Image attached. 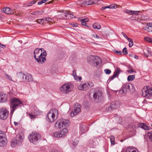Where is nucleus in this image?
<instances>
[{
	"instance_id": "nucleus-59",
	"label": "nucleus",
	"mask_w": 152,
	"mask_h": 152,
	"mask_svg": "<svg viewBox=\"0 0 152 152\" xmlns=\"http://www.w3.org/2000/svg\"><path fill=\"white\" fill-rule=\"evenodd\" d=\"M5 46L4 45L0 43V47H1L3 48H5Z\"/></svg>"
},
{
	"instance_id": "nucleus-19",
	"label": "nucleus",
	"mask_w": 152,
	"mask_h": 152,
	"mask_svg": "<svg viewBox=\"0 0 152 152\" xmlns=\"http://www.w3.org/2000/svg\"><path fill=\"white\" fill-rule=\"evenodd\" d=\"M15 140L17 142L18 145H19L21 144L23 141L24 137L23 136L21 135L20 134H18L16 137L15 138Z\"/></svg>"
},
{
	"instance_id": "nucleus-6",
	"label": "nucleus",
	"mask_w": 152,
	"mask_h": 152,
	"mask_svg": "<svg viewBox=\"0 0 152 152\" xmlns=\"http://www.w3.org/2000/svg\"><path fill=\"white\" fill-rule=\"evenodd\" d=\"M68 132V129L65 128L63 129L59 132H56L54 133L53 134L55 137L57 138L64 137L66 135Z\"/></svg>"
},
{
	"instance_id": "nucleus-15",
	"label": "nucleus",
	"mask_w": 152,
	"mask_h": 152,
	"mask_svg": "<svg viewBox=\"0 0 152 152\" xmlns=\"http://www.w3.org/2000/svg\"><path fill=\"white\" fill-rule=\"evenodd\" d=\"M142 95L143 96L147 97L148 98H150L152 95V89L151 88H147V90L144 91H142Z\"/></svg>"
},
{
	"instance_id": "nucleus-58",
	"label": "nucleus",
	"mask_w": 152,
	"mask_h": 152,
	"mask_svg": "<svg viewBox=\"0 0 152 152\" xmlns=\"http://www.w3.org/2000/svg\"><path fill=\"white\" fill-rule=\"evenodd\" d=\"M93 86V83H90V84L89 83V86H88L89 88H91Z\"/></svg>"
},
{
	"instance_id": "nucleus-41",
	"label": "nucleus",
	"mask_w": 152,
	"mask_h": 152,
	"mask_svg": "<svg viewBox=\"0 0 152 152\" xmlns=\"http://www.w3.org/2000/svg\"><path fill=\"white\" fill-rule=\"evenodd\" d=\"M128 41L129 42V46L130 47H132L133 45V42L132 39L131 38H130V39Z\"/></svg>"
},
{
	"instance_id": "nucleus-21",
	"label": "nucleus",
	"mask_w": 152,
	"mask_h": 152,
	"mask_svg": "<svg viewBox=\"0 0 152 152\" xmlns=\"http://www.w3.org/2000/svg\"><path fill=\"white\" fill-rule=\"evenodd\" d=\"M120 71L121 69L120 68H117L116 69L114 72L113 75L110 78V80H113L114 78L118 77L119 75Z\"/></svg>"
},
{
	"instance_id": "nucleus-3",
	"label": "nucleus",
	"mask_w": 152,
	"mask_h": 152,
	"mask_svg": "<svg viewBox=\"0 0 152 152\" xmlns=\"http://www.w3.org/2000/svg\"><path fill=\"white\" fill-rule=\"evenodd\" d=\"M70 123L69 121L66 119H58L56 121L55 126L56 127L61 129L65 127H67L69 126Z\"/></svg>"
},
{
	"instance_id": "nucleus-18",
	"label": "nucleus",
	"mask_w": 152,
	"mask_h": 152,
	"mask_svg": "<svg viewBox=\"0 0 152 152\" xmlns=\"http://www.w3.org/2000/svg\"><path fill=\"white\" fill-rule=\"evenodd\" d=\"M89 83H85L81 84L78 86V89L81 90L85 91L88 89Z\"/></svg>"
},
{
	"instance_id": "nucleus-54",
	"label": "nucleus",
	"mask_w": 152,
	"mask_h": 152,
	"mask_svg": "<svg viewBox=\"0 0 152 152\" xmlns=\"http://www.w3.org/2000/svg\"><path fill=\"white\" fill-rule=\"evenodd\" d=\"M74 79L76 80H78V78H79V77L78 76H77L76 75H74V76H73Z\"/></svg>"
},
{
	"instance_id": "nucleus-36",
	"label": "nucleus",
	"mask_w": 152,
	"mask_h": 152,
	"mask_svg": "<svg viewBox=\"0 0 152 152\" xmlns=\"http://www.w3.org/2000/svg\"><path fill=\"white\" fill-rule=\"evenodd\" d=\"M110 140L112 145H114L115 144V138L113 136H111L110 137Z\"/></svg>"
},
{
	"instance_id": "nucleus-42",
	"label": "nucleus",
	"mask_w": 152,
	"mask_h": 152,
	"mask_svg": "<svg viewBox=\"0 0 152 152\" xmlns=\"http://www.w3.org/2000/svg\"><path fill=\"white\" fill-rule=\"evenodd\" d=\"M148 135L149 138L152 141V132H148Z\"/></svg>"
},
{
	"instance_id": "nucleus-16",
	"label": "nucleus",
	"mask_w": 152,
	"mask_h": 152,
	"mask_svg": "<svg viewBox=\"0 0 152 152\" xmlns=\"http://www.w3.org/2000/svg\"><path fill=\"white\" fill-rule=\"evenodd\" d=\"M44 49L42 48L39 49L38 48L36 49L34 52V57L35 58H37V57H38V56L39 55H41L44 51Z\"/></svg>"
},
{
	"instance_id": "nucleus-33",
	"label": "nucleus",
	"mask_w": 152,
	"mask_h": 152,
	"mask_svg": "<svg viewBox=\"0 0 152 152\" xmlns=\"http://www.w3.org/2000/svg\"><path fill=\"white\" fill-rule=\"evenodd\" d=\"M135 77V76L134 75H129L127 77V80L128 81L133 80L134 79Z\"/></svg>"
},
{
	"instance_id": "nucleus-64",
	"label": "nucleus",
	"mask_w": 152,
	"mask_h": 152,
	"mask_svg": "<svg viewBox=\"0 0 152 152\" xmlns=\"http://www.w3.org/2000/svg\"><path fill=\"white\" fill-rule=\"evenodd\" d=\"M14 124L15 126H17L18 125V123L16 122H14Z\"/></svg>"
},
{
	"instance_id": "nucleus-55",
	"label": "nucleus",
	"mask_w": 152,
	"mask_h": 152,
	"mask_svg": "<svg viewBox=\"0 0 152 152\" xmlns=\"http://www.w3.org/2000/svg\"><path fill=\"white\" fill-rule=\"evenodd\" d=\"M45 20L46 21H48V22H50L52 19L50 18L47 17L46 18Z\"/></svg>"
},
{
	"instance_id": "nucleus-57",
	"label": "nucleus",
	"mask_w": 152,
	"mask_h": 152,
	"mask_svg": "<svg viewBox=\"0 0 152 152\" xmlns=\"http://www.w3.org/2000/svg\"><path fill=\"white\" fill-rule=\"evenodd\" d=\"M115 52L117 53L119 55H121L122 53L121 51H119L115 50Z\"/></svg>"
},
{
	"instance_id": "nucleus-10",
	"label": "nucleus",
	"mask_w": 152,
	"mask_h": 152,
	"mask_svg": "<svg viewBox=\"0 0 152 152\" xmlns=\"http://www.w3.org/2000/svg\"><path fill=\"white\" fill-rule=\"evenodd\" d=\"M119 103L118 101L112 102L109 107L106 108V110L109 112L116 109L119 106Z\"/></svg>"
},
{
	"instance_id": "nucleus-23",
	"label": "nucleus",
	"mask_w": 152,
	"mask_h": 152,
	"mask_svg": "<svg viewBox=\"0 0 152 152\" xmlns=\"http://www.w3.org/2000/svg\"><path fill=\"white\" fill-rule=\"evenodd\" d=\"M7 95L5 94L1 93L0 94V102H5L7 100Z\"/></svg>"
},
{
	"instance_id": "nucleus-35",
	"label": "nucleus",
	"mask_w": 152,
	"mask_h": 152,
	"mask_svg": "<svg viewBox=\"0 0 152 152\" xmlns=\"http://www.w3.org/2000/svg\"><path fill=\"white\" fill-rule=\"evenodd\" d=\"M42 11H37L34 12L31 14L33 15H41L42 13Z\"/></svg>"
},
{
	"instance_id": "nucleus-49",
	"label": "nucleus",
	"mask_w": 152,
	"mask_h": 152,
	"mask_svg": "<svg viewBox=\"0 0 152 152\" xmlns=\"http://www.w3.org/2000/svg\"><path fill=\"white\" fill-rule=\"evenodd\" d=\"M5 76H6V77L7 79L9 80H12L10 76H9L7 74H5Z\"/></svg>"
},
{
	"instance_id": "nucleus-28",
	"label": "nucleus",
	"mask_w": 152,
	"mask_h": 152,
	"mask_svg": "<svg viewBox=\"0 0 152 152\" xmlns=\"http://www.w3.org/2000/svg\"><path fill=\"white\" fill-rule=\"evenodd\" d=\"M93 3L94 4L95 2L91 0L85 1L83 2V4L85 5H91Z\"/></svg>"
},
{
	"instance_id": "nucleus-51",
	"label": "nucleus",
	"mask_w": 152,
	"mask_h": 152,
	"mask_svg": "<svg viewBox=\"0 0 152 152\" xmlns=\"http://www.w3.org/2000/svg\"><path fill=\"white\" fill-rule=\"evenodd\" d=\"M122 34L123 36L127 39L128 40H129L130 39V38L128 37L124 33L122 32Z\"/></svg>"
},
{
	"instance_id": "nucleus-48",
	"label": "nucleus",
	"mask_w": 152,
	"mask_h": 152,
	"mask_svg": "<svg viewBox=\"0 0 152 152\" xmlns=\"http://www.w3.org/2000/svg\"><path fill=\"white\" fill-rule=\"evenodd\" d=\"M23 78H22V81H26L27 79V74L26 75L25 74H23Z\"/></svg>"
},
{
	"instance_id": "nucleus-46",
	"label": "nucleus",
	"mask_w": 152,
	"mask_h": 152,
	"mask_svg": "<svg viewBox=\"0 0 152 152\" xmlns=\"http://www.w3.org/2000/svg\"><path fill=\"white\" fill-rule=\"evenodd\" d=\"M104 71L105 72L106 74H110L111 72V70L110 69H105L104 70Z\"/></svg>"
},
{
	"instance_id": "nucleus-27",
	"label": "nucleus",
	"mask_w": 152,
	"mask_h": 152,
	"mask_svg": "<svg viewBox=\"0 0 152 152\" xmlns=\"http://www.w3.org/2000/svg\"><path fill=\"white\" fill-rule=\"evenodd\" d=\"M139 126L142 129L146 130H149V127L147 126L145 124L140 123L139 124Z\"/></svg>"
},
{
	"instance_id": "nucleus-9",
	"label": "nucleus",
	"mask_w": 152,
	"mask_h": 152,
	"mask_svg": "<svg viewBox=\"0 0 152 152\" xmlns=\"http://www.w3.org/2000/svg\"><path fill=\"white\" fill-rule=\"evenodd\" d=\"M102 92L100 91L95 92L93 94V97L94 100L96 102H99L102 99Z\"/></svg>"
},
{
	"instance_id": "nucleus-53",
	"label": "nucleus",
	"mask_w": 152,
	"mask_h": 152,
	"mask_svg": "<svg viewBox=\"0 0 152 152\" xmlns=\"http://www.w3.org/2000/svg\"><path fill=\"white\" fill-rule=\"evenodd\" d=\"M92 37H94V38H96L99 39V38H100L99 36H97L96 34H92Z\"/></svg>"
},
{
	"instance_id": "nucleus-29",
	"label": "nucleus",
	"mask_w": 152,
	"mask_h": 152,
	"mask_svg": "<svg viewBox=\"0 0 152 152\" xmlns=\"http://www.w3.org/2000/svg\"><path fill=\"white\" fill-rule=\"evenodd\" d=\"M89 19L88 18H84L80 19V21L81 23V24L83 25L86 26V22L88 21Z\"/></svg>"
},
{
	"instance_id": "nucleus-60",
	"label": "nucleus",
	"mask_w": 152,
	"mask_h": 152,
	"mask_svg": "<svg viewBox=\"0 0 152 152\" xmlns=\"http://www.w3.org/2000/svg\"><path fill=\"white\" fill-rule=\"evenodd\" d=\"M73 74H72V75L74 76V75H76V71L75 70H74L73 71Z\"/></svg>"
},
{
	"instance_id": "nucleus-11",
	"label": "nucleus",
	"mask_w": 152,
	"mask_h": 152,
	"mask_svg": "<svg viewBox=\"0 0 152 152\" xmlns=\"http://www.w3.org/2000/svg\"><path fill=\"white\" fill-rule=\"evenodd\" d=\"M9 111L6 109H0V118L3 120L6 119L8 117Z\"/></svg>"
},
{
	"instance_id": "nucleus-37",
	"label": "nucleus",
	"mask_w": 152,
	"mask_h": 152,
	"mask_svg": "<svg viewBox=\"0 0 152 152\" xmlns=\"http://www.w3.org/2000/svg\"><path fill=\"white\" fill-rule=\"evenodd\" d=\"M28 115L29 117V118H30L31 119L34 120V119L36 118V116L35 115L31 114L30 113H29L28 114Z\"/></svg>"
},
{
	"instance_id": "nucleus-39",
	"label": "nucleus",
	"mask_w": 152,
	"mask_h": 152,
	"mask_svg": "<svg viewBox=\"0 0 152 152\" xmlns=\"http://www.w3.org/2000/svg\"><path fill=\"white\" fill-rule=\"evenodd\" d=\"M145 40L149 42H152V39L148 37H146L144 38Z\"/></svg>"
},
{
	"instance_id": "nucleus-2",
	"label": "nucleus",
	"mask_w": 152,
	"mask_h": 152,
	"mask_svg": "<svg viewBox=\"0 0 152 152\" xmlns=\"http://www.w3.org/2000/svg\"><path fill=\"white\" fill-rule=\"evenodd\" d=\"M10 107L11 109L10 114L12 115L14 111L18 107L23 104L22 102L18 99L13 98L10 100Z\"/></svg>"
},
{
	"instance_id": "nucleus-26",
	"label": "nucleus",
	"mask_w": 152,
	"mask_h": 152,
	"mask_svg": "<svg viewBox=\"0 0 152 152\" xmlns=\"http://www.w3.org/2000/svg\"><path fill=\"white\" fill-rule=\"evenodd\" d=\"M143 28L145 30L148 32H150L152 31V26H151V23H149L148 24L147 26L144 27Z\"/></svg>"
},
{
	"instance_id": "nucleus-14",
	"label": "nucleus",
	"mask_w": 152,
	"mask_h": 152,
	"mask_svg": "<svg viewBox=\"0 0 152 152\" xmlns=\"http://www.w3.org/2000/svg\"><path fill=\"white\" fill-rule=\"evenodd\" d=\"M6 139L4 137V132L0 131V146H4L6 143Z\"/></svg>"
},
{
	"instance_id": "nucleus-7",
	"label": "nucleus",
	"mask_w": 152,
	"mask_h": 152,
	"mask_svg": "<svg viewBox=\"0 0 152 152\" xmlns=\"http://www.w3.org/2000/svg\"><path fill=\"white\" fill-rule=\"evenodd\" d=\"M46 51L44 50L41 55H39L37 58H35L39 63L42 64L46 61Z\"/></svg>"
},
{
	"instance_id": "nucleus-30",
	"label": "nucleus",
	"mask_w": 152,
	"mask_h": 152,
	"mask_svg": "<svg viewBox=\"0 0 152 152\" xmlns=\"http://www.w3.org/2000/svg\"><path fill=\"white\" fill-rule=\"evenodd\" d=\"M23 73L21 72H18L17 74V78L21 80H22V78H23Z\"/></svg>"
},
{
	"instance_id": "nucleus-25",
	"label": "nucleus",
	"mask_w": 152,
	"mask_h": 152,
	"mask_svg": "<svg viewBox=\"0 0 152 152\" xmlns=\"http://www.w3.org/2000/svg\"><path fill=\"white\" fill-rule=\"evenodd\" d=\"M94 64L95 63L96 65L100 66L102 63V59L97 56H96Z\"/></svg>"
},
{
	"instance_id": "nucleus-1",
	"label": "nucleus",
	"mask_w": 152,
	"mask_h": 152,
	"mask_svg": "<svg viewBox=\"0 0 152 152\" xmlns=\"http://www.w3.org/2000/svg\"><path fill=\"white\" fill-rule=\"evenodd\" d=\"M58 115L57 110L52 109L47 113L46 120L48 122L52 123L57 119Z\"/></svg>"
},
{
	"instance_id": "nucleus-12",
	"label": "nucleus",
	"mask_w": 152,
	"mask_h": 152,
	"mask_svg": "<svg viewBox=\"0 0 152 152\" xmlns=\"http://www.w3.org/2000/svg\"><path fill=\"white\" fill-rule=\"evenodd\" d=\"M72 13L66 11L65 12L60 15V17L62 18L66 19H71L74 18Z\"/></svg>"
},
{
	"instance_id": "nucleus-17",
	"label": "nucleus",
	"mask_w": 152,
	"mask_h": 152,
	"mask_svg": "<svg viewBox=\"0 0 152 152\" xmlns=\"http://www.w3.org/2000/svg\"><path fill=\"white\" fill-rule=\"evenodd\" d=\"M96 56L91 55L87 57V61L88 63L92 65H94V61Z\"/></svg>"
},
{
	"instance_id": "nucleus-22",
	"label": "nucleus",
	"mask_w": 152,
	"mask_h": 152,
	"mask_svg": "<svg viewBox=\"0 0 152 152\" xmlns=\"http://www.w3.org/2000/svg\"><path fill=\"white\" fill-rule=\"evenodd\" d=\"M88 130L87 126L85 125H81L80 126V133L83 134L86 133Z\"/></svg>"
},
{
	"instance_id": "nucleus-40",
	"label": "nucleus",
	"mask_w": 152,
	"mask_h": 152,
	"mask_svg": "<svg viewBox=\"0 0 152 152\" xmlns=\"http://www.w3.org/2000/svg\"><path fill=\"white\" fill-rule=\"evenodd\" d=\"M107 8L110 9H113V8H116L117 7V5H115L114 4H112L111 5H110L108 6H107Z\"/></svg>"
},
{
	"instance_id": "nucleus-56",
	"label": "nucleus",
	"mask_w": 152,
	"mask_h": 152,
	"mask_svg": "<svg viewBox=\"0 0 152 152\" xmlns=\"http://www.w3.org/2000/svg\"><path fill=\"white\" fill-rule=\"evenodd\" d=\"M78 143V141L77 140H76L74 141L73 142V144L74 145H77Z\"/></svg>"
},
{
	"instance_id": "nucleus-61",
	"label": "nucleus",
	"mask_w": 152,
	"mask_h": 152,
	"mask_svg": "<svg viewBox=\"0 0 152 152\" xmlns=\"http://www.w3.org/2000/svg\"><path fill=\"white\" fill-rule=\"evenodd\" d=\"M132 149L128 148L126 150V152H131Z\"/></svg>"
},
{
	"instance_id": "nucleus-63",
	"label": "nucleus",
	"mask_w": 152,
	"mask_h": 152,
	"mask_svg": "<svg viewBox=\"0 0 152 152\" xmlns=\"http://www.w3.org/2000/svg\"><path fill=\"white\" fill-rule=\"evenodd\" d=\"M72 26L73 27H77V24H72Z\"/></svg>"
},
{
	"instance_id": "nucleus-44",
	"label": "nucleus",
	"mask_w": 152,
	"mask_h": 152,
	"mask_svg": "<svg viewBox=\"0 0 152 152\" xmlns=\"http://www.w3.org/2000/svg\"><path fill=\"white\" fill-rule=\"evenodd\" d=\"M44 20L42 19H39L37 21V22L40 24H42L44 23Z\"/></svg>"
},
{
	"instance_id": "nucleus-52",
	"label": "nucleus",
	"mask_w": 152,
	"mask_h": 152,
	"mask_svg": "<svg viewBox=\"0 0 152 152\" xmlns=\"http://www.w3.org/2000/svg\"><path fill=\"white\" fill-rule=\"evenodd\" d=\"M36 2V1H32L28 5V6H31L32 4H35Z\"/></svg>"
},
{
	"instance_id": "nucleus-13",
	"label": "nucleus",
	"mask_w": 152,
	"mask_h": 152,
	"mask_svg": "<svg viewBox=\"0 0 152 152\" xmlns=\"http://www.w3.org/2000/svg\"><path fill=\"white\" fill-rule=\"evenodd\" d=\"M77 106H76L74 107V110L71 113L70 115L72 117L75 116V115L79 113L80 111V108L81 107V105L77 103Z\"/></svg>"
},
{
	"instance_id": "nucleus-47",
	"label": "nucleus",
	"mask_w": 152,
	"mask_h": 152,
	"mask_svg": "<svg viewBox=\"0 0 152 152\" xmlns=\"http://www.w3.org/2000/svg\"><path fill=\"white\" fill-rule=\"evenodd\" d=\"M47 0H42L41 1H40L38 3V5H41L43 3H45L47 1Z\"/></svg>"
},
{
	"instance_id": "nucleus-20",
	"label": "nucleus",
	"mask_w": 152,
	"mask_h": 152,
	"mask_svg": "<svg viewBox=\"0 0 152 152\" xmlns=\"http://www.w3.org/2000/svg\"><path fill=\"white\" fill-rule=\"evenodd\" d=\"M2 11L7 14H12L14 13V11L8 7H5L2 9Z\"/></svg>"
},
{
	"instance_id": "nucleus-4",
	"label": "nucleus",
	"mask_w": 152,
	"mask_h": 152,
	"mask_svg": "<svg viewBox=\"0 0 152 152\" xmlns=\"http://www.w3.org/2000/svg\"><path fill=\"white\" fill-rule=\"evenodd\" d=\"M41 136L40 134L35 132H33L28 137L30 142L34 144H37L39 141Z\"/></svg>"
},
{
	"instance_id": "nucleus-62",
	"label": "nucleus",
	"mask_w": 152,
	"mask_h": 152,
	"mask_svg": "<svg viewBox=\"0 0 152 152\" xmlns=\"http://www.w3.org/2000/svg\"><path fill=\"white\" fill-rule=\"evenodd\" d=\"M105 9V7H102L101 8V10H103Z\"/></svg>"
},
{
	"instance_id": "nucleus-43",
	"label": "nucleus",
	"mask_w": 152,
	"mask_h": 152,
	"mask_svg": "<svg viewBox=\"0 0 152 152\" xmlns=\"http://www.w3.org/2000/svg\"><path fill=\"white\" fill-rule=\"evenodd\" d=\"M124 12L125 13L128 14H130V15L132 14V10H124Z\"/></svg>"
},
{
	"instance_id": "nucleus-5",
	"label": "nucleus",
	"mask_w": 152,
	"mask_h": 152,
	"mask_svg": "<svg viewBox=\"0 0 152 152\" xmlns=\"http://www.w3.org/2000/svg\"><path fill=\"white\" fill-rule=\"evenodd\" d=\"M134 87L133 86L131 83L125 84L123 85L122 88L120 91V92L121 94H125L128 90L132 92L134 91Z\"/></svg>"
},
{
	"instance_id": "nucleus-31",
	"label": "nucleus",
	"mask_w": 152,
	"mask_h": 152,
	"mask_svg": "<svg viewBox=\"0 0 152 152\" xmlns=\"http://www.w3.org/2000/svg\"><path fill=\"white\" fill-rule=\"evenodd\" d=\"M93 26L94 28H96L97 29H100L101 28V26L100 25L97 23H95L93 25Z\"/></svg>"
},
{
	"instance_id": "nucleus-38",
	"label": "nucleus",
	"mask_w": 152,
	"mask_h": 152,
	"mask_svg": "<svg viewBox=\"0 0 152 152\" xmlns=\"http://www.w3.org/2000/svg\"><path fill=\"white\" fill-rule=\"evenodd\" d=\"M127 72L129 74H131L133 72H136V71H134L133 69L132 68H129L128 70H127Z\"/></svg>"
},
{
	"instance_id": "nucleus-24",
	"label": "nucleus",
	"mask_w": 152,
	"mask_h": 152,
	"mask_svg": "<svg viewBox=\"0 0 152 152\" xmlns=\"http://www.w3.org/2000/svg\"><path fill=\"white\" fill-rule=\"evenodd\" d=\"M89 143L90 145L95 146L97 144V139L95 137H93L89 141Z\"/></svg>"
},
{
	"instance_id": "nucleus-50",
	"label": "nucleus",
	"mask_w": 152,
	"mask_h": 152,
	"mask_svg": "<svg viewBox=\"0 0 152 152\" xmlns=\"http://www.w3.org/2000/svg\"><path fill=\"white\" fill-rule=\"evenodd\" d=\"M140 12V11H132V15H137Z\"/></svg>"
},
{
	"instance_id": "nucleus-8",
	"label": "nucleus",
	"mask_w": 152,
	"mask_h": 152,
	"mask_svg": "<svg viewBox=\"0 0 152 152\" xmlns=\"http://www.w3.org/2000/svg\"><path fill=\"white\" fill-rule=\"evenodd\" d=\"M72 84L68 83L63 85L61 88V91L64 93H67L71 91Z\"/></svg>"
},
{
	"instance_id": "nucleus-45",
	"label": "nucleus",
	"mask_w": 152,
	"mask_h": 152,
	"mask_svg": "<svg viewBox=\"0 0 152 152\" xmlns=\"http://www.w3.org/2000/svg\"><path fill=\"white\" fill-rule=\"evenodd\" d=\"M122 52L125 55H126L128 54V53L127 52V49L126 48H124L122 51Z\"/></svg>"
},
{
	"instance_id": "nucleus-34",
	"label": "nucleus",
	"mask_w": 152,
	"mask_h": 152,
	"mask_svg": "<svg viewBox=\"0 0 152 152\" xmlns=\"http://www.w3.org/2000/svg\"><path fill=\"white\" fill-rule=\"evenodd\" d=\"M17 144H18L17 142L14 139L11 142V145L12 147H15Z\"/></svg>"
},
{
	"instance_id": "nucleus-32",
	"label": "nucleus",
	"mask_w": 152,
	"mask_h": 152,
	"mask_svg": "<svg viewBox=\"0 0 152 152\" xmlns=\"http://www.w3.org/2000/svg\"><path fill=\"white\" fill-rule=\"evenodd\" d=\"M33 79L31 75L30 74H27L26 81L31 82L32 81Z\"/></svg>"
}]
</instances>
